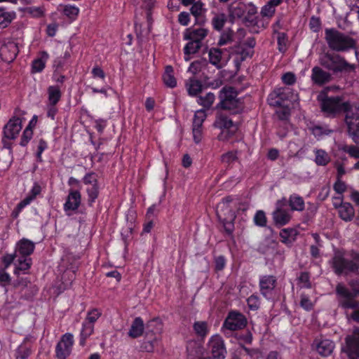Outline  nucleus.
<instances>
[{"mask_svg": "<svg viewBox=\"0 0 359 359\" xmlns=\"http://www.w3.org/2000/svg\"><path fill=\"white\" fill-rule=\"evenodd\" d=\"M316 158L315 162L318 165H325L330 161L328 154L323 149H316L315 151Z\"/></svg>", "mask_w": 359, "mask_h": 359, "instance_id": "nucleus-44", "label": "nucleus"}, {"mask_svg": "<svg viewBox=\"0 0 359 359\" xmlns=\"http://www.w3.org/2000/svg\"><path fill=\"white\" fill-rule=\"evenodd\" d=\"M189 43L184 48V60L189 61V55L196 53L201 47L202 44H199L193 40H189Z\"/></svg>", "mask_w": 359, "mask_h": 359, "instance_id": "nucleus-37", "label": "nucleus"}, {"mask_svg": "<svg viewBox=\"0 0 359 359\" xmlns=\"http://www.w3.org/2000/svg\"><path fill=\"white\" fill-rule=\"evenodd\" d=\"M205 118L206 114L203 109L196 111L194 116L192 127L202 128Z\"/></svg>", "mask_w": 359, "mask_h": 359, "instance_id": "nucleus-49", "label": "nucleus"}, {"mask_svg": "<svg viewBox=\"0 0 359 359\" xmlns=\"http://www.w3.org/2000/svg\"><path fill=\"white\" fill-rule=\"evenodd\" d=\"M15 17V12H8L4 9H0V29L8 27Z\"/></svg>", "mask_w": 359, "mask_h": 359, "instance_id": "nucleus-36", "label": "nucleus"}, {"mask_svg": "<svg viewBox=\"0 0 359 359\" xmlns=\"http://www.w3.org/2000/svg\"><path fill=\"white\" fill-rule=\"evenodd\" d=\"M287 202L291 211L302 212L304 210L305 205L303 198L296 194L290 195Z\"/></svg>", "mask_w": 359, "mask_h": 359, "instance_id": "nucleus-31", "label": "nucleus"}, {"mask_svg": "<svg viewBox=\"0 0 359 359\" xmlns=\"http://www.w3.org/2000/svg\"><path fill=\"white\" fill-rule=\"evenodd\" d=\"M81 203V194L79 190L70 189L64 203V211L67 215L78 210Z\"/></svg>", "mask_w": 359, "mask_h": 359, "instance_id": "nucleus-16", "label": "nucleus"}, {"mask_svg": "<svg viewBox=\"0 0 359 359\" xmlns=\"http://www.w3.org/2000/svg\"><path fill=\"white\" fill-rule=\"evenodd\" d=\"M193 138L195 143L198 144L203 138L202 128L192 127Z\"/></svg>", "mask_w": 359, "mask_h": 359, "instance_id": "nucleus-63", "label": "nucleus"}, {"mask_svg": "<svg viewBox=\"0 0 359 359\" xmlns=\"http://www.w3.org/2000/svg\"><path fill=\"white\" fill-rule=\"evenodd\" d=\"M345 351L350 359H359V329H355L353 335L346 338Z\"/></svg>", "mask_w": 359, "mask_h": 359, "instance_id": "nucleus-17", "label": "nucleus"}, {"mask_svg": "<svg viewBox=\"0 0 359 359\" xmlns=\"http://www.w3.org/2000/svg\"><path fill=\"white\" fill-rule=\"evenodd\" d=\"M186 87L189 95L196 96L202 90L203 86L200 81L195 79H190L186 83Z\"/></svg>", "mask_w": 359, "mask_h": 359, "instance_id": "nucleus-35", "label": "nucleus"}, {"mask_svg": "<svg viewBox=\"0 0 359 359\" xmlns=\"http://www.w3.org/2000/svg\"><path fill=\"white\" fill-rule=\"evenodd\" d=\"M334 208L338 210L339 217L344 221H351L355 215L353 207L349 203H344L338 205L334 204Z\"/></svg>", "mask_w": 359, "mask_h": 359, "instance_id": "nucleus-24", "label": "nucleus"}, {"mask_svg": "<svg viewBox=\"0 0 359 359\" xmlns=\"http://www.w3.org/2000/svg\"><path fill=\"white\" fill-rule=\"evenodd\" d=\"M18 53L17 44L9 41L2 45L0 48V56L6 62H11L15 60Z\"/></svg>", "mask_w": 359, "mask_h": 359, "instance_id": "nucleus-21", "label": "nucleus"}, {"mask_svg": "<svg viewBox=\"0 0 359 359\" xmlns=\"http://www.w3.org/2000/svg\"><path fill=\"white\" fill-rule=\"evenodd\" d=\"M248 305L252 310H256L259 308V298L255 295H251L247 299Z\"/></svg>", "mask_w": 359, "mask_h": 359, "instance_id": "nucleus-62", "label": "nucleus"}, {"mask_svg": "<svg viewBox=\"0 0 359 359\" xmlns=\"http://www.w3.org/2000/svg\"><path fill=\"white\" fill-rule=\"evenodd\" d=\"M82 182L85 185H93L98 184L97 176L94 172L86 173L82 179Z\"/></svg>", "mask_w": 359, "mask_h": 359, "instance_id": "nucleus-53", "label": "nucleus"}, {"mask_svg": "<svg viewBox=\"0 0 359 359\" xmlns=\"http://www.w3.org/2000/svg\"><path fill=\"white\" fill-rule=\"evenodd\" d=\"M86 193L88 194V201L90 205L95 203V200L99 195V184L89 185L86 188Z\"/></svg>", "mask_w": 359, "mask_h": 359, "instance_id": "nucleus-41", "label": "nucleus"}, {"mask_svg": "<svg viewBox=\"0 0 359 359\" xmlns=\"http://www.w3.org/2000/svg\"><path fill=\"white\" fill-rule=\"evenodd\" d=\"M282 81L286 85H292L296 81V77L294 74L287 72L283 75Z\"/></svg>", "mask_w": 359, "mask_h": 359, "instance_id": "nucleus-64", "label": "nucleus"}, {"mask_svg": "<svg viewBox=\"0 0 359 359\" xmlns=\"http://www.w3.org/2000/svg\"><path fill=\"white\" fill-rule=\"evenodd\" d=\"M231 201V197L223 198L217 209V217L222 222L225 231L229 234L233 231V221L236 218L235 212L230 205Z\"/></svg>", "mask_w": 359, "mask_h": 359, "instance_id": "nucleus-5", "label": "nucleus"}, {"mask_svg": "<svg viewBox=\"0 0 359 359\" xmlns=\"http://www.w3.org/2000/svg\"><path fill=\"white\" fill-rule=\"evenodd\" d=\"M48 58L49 55L46 51L39 52L37 57L32 62V72L34 74L41 72L44 69Z\"/></svg>", "mask_w": 359, "mask_h": 359, "instance_id": "nucleus-25", "label": "nucleus"}, {"mask_svg": "<svg viewBox=\"0 0 359 359\" xmlns=\"http://www.w3.org/2000/svg\"><path fill=\"white\" fill-rule=\"evenodd\" d=\"M209 30L203 27L198 28L190 27L186 29L184 33L185 40H193L199 44L208 36Z\"/></svg>", "mask_w": 359, "mask_h": 359, "instance_id": "nucleus-20", "label": "nucleus"}, {"mask_svg": "<svg viewBox=\"0 0 359 359\" xmlns=\"http://www.w3.org/2000/svg\"><path fill=\"white\" fill-rule=\"evenodd\" d=\"M94 331V325H91L90 323H86L83 322L82 327L80 332V339L79 344L81 346H84L86 345V340L90 337V335L93 333Z\"/></svg>", "mask_w": 359, "mask_h": 359, "instance_id": "nucleus-34", "label": "nucleus"}, {"mask_svg": "<svg viewBox=\"0 0 359 359\" xmlns=\"http://www.w3.org/2000/svg\"><path fill=\"white\" fill-rule=\"evenodd\" d=\"M287 200L283 198L276 203V208L272 212V218L276 226H282L287 224L292 219L291 210L286 208Z\"/></svg>", "mask_w": 359, "mask_h": 359, "instance_id": "nucleus-7", "label": "nucleus"}, {"mask_svg": "<svg viewBox=\"0 0 359 359\" xmlns=\"http://www.w3.org/2000/svg\"><path fill=\"white\" fill-rule=\"evenodd\" d=\"M25 11L34 18H39L43 15L45 8L43 6H31L27 8Z\"/></svg>", "mask_w": 359, "mask_h": 359, "instance_id": "nucleus-51", "label": "nucleus"}, {"mask_svg": "<svg viewBox=\"0 0 359 359\" xmlns=\"http://www.w3.org/2000/svg\"><path fill=\"white\" fill-rule=\"evenodd\" d=\"M277 41L279 51L284 53L287 49V39L284 32L277 33Z\"/></svg>", "mask_w": 359, "mask_h": 359, "instance_id": "nucleus-52", "label": "nucleus"}, {"mask_svg": "<svg viewBox=\"0 0 359 359\" xmlns=\"http://www.w3.org/2000/svg\"><path fill=\"white\" fill-rule=\"evenodd\" d=\"M299 304L302 308L306 311H311L314 306V302L311 300L308 294L302 293L300 295Z\"/></svg>", "mask_w": 359, "mask_h": 359, "instance_id": "nucleus-48", "label": "nucleus"}, {"mask_svg": "<svg viewBox=\"0 0 359 359\" xmlns=\"http://www.w3.org/2000/svg\"><path fill=\"white\" fill-rule=\"evenodd\" d=\"M34 200V198L28 194L22 201H21L18 204V205L16 207V210H17L16 215H18L20 212H21L24 208H25L27 205L30 204Z\"/></svg>", "mask_w": 359, "mask_h": 359, "instance_id": "nucleus-60", "label": "nucleus"}, {"mask_svg": "<svg viewBox=\"0 0 359 359\" xmlns=\"http://www.w3.org/2000/svg\"><path fill=\"white\" fill-rule=\"evenodd\" d=\"M208 351L211 355V359H224L226 349L222 337L215 334L210 337L208 342Z\"/></svg>", "mask_w": 359, "mask_h": 359, "instance_id": "nucleus-12", "label": "nucleus"}, {"mask_svg": "<svg viewBox=\"0 0 359 359\" xmlns=\"http://www.w3.org/2000/svg\"><path fill=\"white\" fill-rule=\"evenodd\" d=\"M331 76L329 73L323 71L318 67L312 69L311 79L317 85L321 86L330 80Z\"/></svg>", "mask_w": 359, "mask_h": 359, "instance_id": "nucleus-27", "label": "nucleus"}, {"mask_svg": "<svg viewBox=\"0 0 359 359\" xmlns=\"http://www.w3.org/2000/svg\"><path fill=\"white\" fill-rule=\"evenodd\" d=\"M33 136V131L32 127L27 126L24 130L22 135L21 137L20 144L22 147L26 146L30 141Z\"/></svg>", "mask_w": 359, "mask_h": 359, "instance_id": "nucleus-54", "label": "nucleus"}, {"mask_svg": "<svg viewBox=\"0 0 359 359\" xmlns=\"http://www.w3.org/2000/svg\"><path fill=\"white\" fill-rule=\"evenodd\" d=\"M60 11H62L64 15L69 18L74 19L79 14V9L75 6L65 5L60 6Z\"/></svg>", "mask_w": 359, "mask_h": 359, "instance_id": "nucleus-46", "label": "nucleus"}, {"mask_svg": "<svg viewBox=\"0 0 359 359\" xmlns=\"http://www.w3.org/2000/svg\"><path fill=\"white\" fill-rule=\"evenodd\" d=\"M253 54L254 50L250 49V48H248L243 43L239 45L236 50V56L241 61H243L248 57H251Z\"/></svg>", "mask_w": 359, "mask_h": 359, "instance_id": "nucleus-45", "label": "nucleus"}, {"mask_svg": "<svg viewBox=\"0 0 359 359\" xmlns=\"http://www.w3.org/2000/svg\"><path fill=\"white\" fill-rule=\"evenodd\" d=\"M208 56L210 62L217 68L224 66L229 57V55L226 50L216 48L210 49Z\"/></svg>", "mask_w": 359, "mask_h": 359, "instance_id": "nucleus-19", "label": "nucleus"}, {"mask_svg": "<svg viewBox=\"0 0 359 359\" xmlns=\"http://www.w3.org/2000/svg\"><path fill=\"white\" fill-rule=\"evenodd\" d=\"M246 323V318L243 314L231 311L223 323L222 331L225 335H227L229 334L228 331L241 330L245 327Z\"/></svg>", "mask_w": 359, "mask_h": 359, "instance_id": "nucleus-9", "label": "nucleus"}, {"mask_svg": "<svg viewBox=\"0 0 359 359\" xmlns=\"http://www.w3.org/2000/svg\"><path fill=\"white\" fill-rule=\"evenodd\" d=\"M208 63L205 60L201 59L191 63L188 72L192 74H196L206 67Z\"/></svg>", "mask_w": 359, "mask_h": 359, "instance_id": "nucleus-43", "label": "nucleus"}, {"mask_svg": "<svg viewBox=\"0 0 359 359\" xmlns=\"http://www.w3.org/2000/svg\"><path fill=\"white\" fill-rule=\"evenodd\" d=\"M297 235V231L294 229H283L280 232V241L286 245H290L296 239Z\"/></svg>", "mask_w": 359, "mask_h": 359, "instance_id": "nucleus-32", "label": "nucleus"}, {"mask_svg": "<svg viewBox=\"0 0 359 359\" xmlns=\"http://www.w3.org/2000/svg\"><path fill=\"white\" fill-rule=\"evenodd\" d=\"M359 254L353 252L352 259L344 258V254L340 251H336L331 262L334 271L337 274L354 272L359 269Z\"/></svg>", "mask_w": 359, "mask_h": 359, "instance_id": "nucleus-3", "label": "nucleus"}, {"mask_svg": "<svg viewBox=\"0 0 359 359\" xmlns=\"http://www.w3.org/2000/svg\"><path fill=\"white\" fill-rule=\"evenodd\" d=\"M22 118L13 116L3 128L4 135L6 139L14 140L22 128Z\"/></svg>", "mask_w": 359, "mask_h": 359, "instance_id": "nucleus-14", "label": "nucleus"}, {"mask_svg": "<svg viewBox=\"0 0 359 359\" xmlns=\"http://www.w3.org/2000/svg\"><path fill=\"white\" fill-rule=\"evenodd\" d=\"M226 18L224 14L223 13H219L215 14V16L212 19V25L215 29L216 30H221L225 22H226Z\"/></svg>", "mask_w": 359, "mask_h": 359, "instance_id": "nucleus-47", "label": "nucleus"}, {"mask_svg": "<svg viewBox=\"0 0 359 359\" xmlns=\"http://www.w3.org/2000/svg\"><path fill=\"white\" fill-rule=\"evenodd\" d=\"M141 1L142 2H138V4H140L142 8L147 10V18L148 21H149L151 18L150 11L154 4V0H141Z\"/></svg>", "mask_w": 359, "mask_h": 359, "instance_id": "nucleus-57", "label": "nucleus"}, {"mask_svg": "<svg viewBox=\"0 0 359 359\" xmlns=\"http://www.w3.org/2000/svg\"><path fill=\"white\" fill-rule=\"evenodd\" d=\"M254 222L257 226H265L266 225V217L262 210H258L255 217Z\"/></svg>", "mask_w": 359, "mask_h": 359, "instance_id": "nucleus-55", "label": "nucleus"}, {"mask_svg": "<svg viewBox=\"0 0 359 359\" xmlns=\"http://www.w3.org/2000/svg\"><path fill=\"white\" fill-rule=\"evenodd\" d=\"M339 305L344 309H355L358 303L354 299L355 296L359 295V289L354 290V293L342 285H338L336 288Z\"/></svg>", "mask_w": 359, "mask_h": 359, "instance_id": "nucleus-10", "label": "nucleus"}, {"mask_svg": "<svg viewBox=\"0 0 359 359\" xmlns=\"http://www.w3.org/2000/svg\"><path fill=\"white\" fill-rule=\"evenodd\" d=\"M318 100L320 101V108L327 116L335 117L341 112H345L351 104L349 102H344L339 96L336 97H323L318 96Z\"/></svg>", "mask_w": 359, "mask_h": 359, "instance_id": "nucleus-2", "label": "nucleus"}, {"mask_svg": "<svg viewBox=\"0 0 359 359\" xmlns=\"http://www.w3.org/2000/svg\"><path fill=\"white\" fill-rule=\"evenodd\" d=\"M48 100L50 104H57L62 97L60 88L58 86H50L48 88Z\"/></svg>", "mask_w": 359, "mask_h": 359, "instance_id": "nucleus-33", "label": "nucleus"}, {"mask_svg": "<svg viewBox=\"0 0 359 359\" xmlns=\"http://www.w3.org/2000/svg\"><path fill=\"white\" fill-rule=\"evenodd\" d=\"M215 126L221 129L219 140H226L232 136L237 130V126L233 121L224 115H219L217 117Z\"/></svg>", "mask_w": 359, "mask_h": 359, "instance_id": "nucleus-13", "label": "nucleus"}, {"mask_svg": "<svg viewBox=\"0 0 359 359\" xmlns=\"http://www.w3.org/2000/svg\"><path fill=\"white\" fill-rule=\"evenodd\" d=\"M344 150L348 153L351 157L359 158V147L354 145L346 146Z\"/></svg>", "mask_w": 359, "mask_h": 359, "instance_id": "nucleus-61", "label": "nucleus"}, {"mask_svg": "<svg viewBox=\"0 0 359 359\" xmlns=\"http://www.w3.org/2000/svg\"><path fill=\"white\" fill-rule=\"evenodd\" d=\"M34 342L35 339L33 337H26L15 350V359H27L33 351Z\"/></svg>", "mask_w": 359, "mask_h": 359, "instance_id": "nucleus-18", "label": "nucleus"}, {"mask_svg": "<svg viewBox=\"0 0 359 359\" xmlns=\"http://www.w3.org/2000/svg\"><path fill=\"white\" fill-rule=\"evenodd\" d=\"M101 312L95 309L88 312V315L83 321L86 323H90L91 325H94V323L100 317Z\"/></svg>", "mask_w": 359, "mask_h": 359, "instance_id": "nucleus-50", "label": "nucleus"}, {"mask_svg": "<svg viewBox=\"0 0 359 359\" xmlns=\"http://www.w3.org/2000/svg\"><path fill=\"white\" fill-rule=\"evenodd\" d=\"M317 352L322 356L330 355L334 348V342L330 339H317L314 342Z\"/></svg>", "mask_w": 359, "mask_h": 359, "instance_id": "nucleus-23", "label": "nucleus"}, {"mask_svg": "<svg viewBox=\"0 0 359 359\" xmlns=\"http://www.w3.org/2000/svg\"><path fill=\"white\" fill-rule=\"evenodd\" d=\"M34 248L35 245L32 241L22 238L17 243L15 253L18 257H29L33 253Z\"/></svg>", "mask_w": 359, "mask_h": 359, "instance_id": "nucleus-22", "label": "nucleus"}, {"mask_svg": "<svg viewBox=\"0 0 359 359\" xmlns=\"http://www.w3.org/2000/svg\"><path fill=\"white\" fill-rule=\"evenodd\" d=\"M237 93L232 87H224L220 90V102L218 106L229 110H234L241 107L237 99Z\"/></svg>", "mask_w": 359, "mask_h": 359, "instance_id": "nucleus-8", "label": "nucleus"}, {"mask_svg": "<svg viewBox=\"0 0 359 359\" xmlns=\"http://www.w3.org/2000/svg\"><path fill=\"white\" fill-rule=\"evenodd\" d=\"M193 327L196 334L200 337H205L209 332V327L205 321L195 322Z\"/></svg>", "mask_w": 359, "mask_h": 359, "instance_id": "nucleus-42", "label": "nucleus"}, {"mask_svg": "<svg viewBox=\"0 0 359 359\" xmlns=\"http://www.w3.org/2000/svg\"><path fill=\"white\" fill-rule=\"evenodd\" d=\"M162 79L165 86L170 88H174L177 86V79L175 76L174 69L170 65L165 67V71L162 75Z\"/></svg>", "mask_w": 359, "mask_h": 359, "instance_id": "nucleus-29", "label": "nucleus"}, {"mask_svg": "<svg viewBox=\"0 0 359 359\" xmlns=\"http://www.w3.org/2000/svg\"><path fill=\"white\" fill-rule=\"evenodd\" d=\"M325 38L328 46L338 52L348 51L355 48L356 44L353 39L334 29H327Z\"/></svg>", "mask_w": 359, "mask_h": 359, "instance_id": "nucleus-1", "label": "nucleus"}, {"mask_svg": "<svg viewBox=\"0 0 359 359\" xmlns=\"http://www.w3.org/2000/svg\"><path fill=\"white\" fill-rule=\"evenodd\" d=\"M320 64L334 72H351L355 65L348 62L343 57L335 53H325L320 57Z\"/></svg>", "mask_w": 359, "mask_h": 359, "instance_id": "nucleus-4", "label": "nucleus"}, {"mask_svg": "<svg viewBox=\"0 0 359 359\" xmlns=\"http://www.w3.org/2000/svg\"><path fill=\"white\" fill-rule=\"evenodd\" d=\"M74 344V335L72 333L67 332L62 335L55 346V358L67 359L72 353Z\"/></svg>", "mask_w": 359, "mask_h": 359, "instance_id": "nucleus-11", "label": "nucleus"}, {"mask_svg": "<svg viewBox=\"0 0 359 359\" xmlns=\"http://www.w3.org/2000/svg\"><path fill=\"white\" fill-rule=\"evenodd\" d=\"M276 11V7L269 2L262 7L261 13L264 17H272Z\"/></svg>", "mask_w": 359, "mask_h": 359, "instance_id": "nucleus-58", "label": "nucleus"}, {"mask_svg": "<svg viewBox=\"0 0 359 359\" xmlns=\"http://www.w3.org/2000/svg\"><path fill=\"white\" fill-rule=\"evenodd\" d=\"M245 4L242 3L231 5L229 8V15L232 19L241 18L245 13Z\"/></svg>", "mask_w": 359, "mask_h": 359, "instance_id": "nucleus-39", "label": "nucleus"}, {"mask_svg": "<svg viewBox=\"0 0 359 359\" xmlns=\"http://www.w3.org/2000/svg\"><path fill=\"white\" fill-rule=\"evenodd\" d=\"M215 100V95L212 93H208L204 96H198L197 97V102L206 109H209Z\"/></svg>", "mask_w": 359, "mask_h": 359, "instance_id": "nucleus-40", "label": "nucleus"}, {"mask_svg": "<svg viewBox=\"0 0 359 359\" xmlns=\"http://www.w3.org/2000/svg\"><path fill=\"white\" fill-rule=\"evenodd\" d=\"M284 88H278L275 90L272 93L269 95L268 103L271 106H280L283 100L282 96Z\"/></svg>", "mask_w": 359, "mask_h": 359, "instance_id": "nucleus-38", "label": "nucleus"}, {"mask_svg": "<svg viewBox=\"0 0 359 359\" xmlns=\"http://www.w3.org/2000/svg\"><path fill=\"white\" fill-rule=\"evenodd\" d=\"M277 279L271 275H264L259 277V285L261 294L266 299H271L276 286Z\"/></svg>", "mask_w": 359, "mask_h": 359, "instance_id": "nucleus-15", "label": "nucleus"}, {"mask_svg": "<svg viewBox=\"0 0 359 359\" xmlns=\"http://www.w3.org/2000/svg\"><path fill=\"white\" fill-rule=\"evenodd\" d=\"M344 121L348 128V133L357 144H359V107L351 104L345 111Z\"/></svg>", "mask_w": 359, "mask_h": 359, "instance_id": "nucleus-6", "label": "nucleus"}, {"mask_svg": "<svg viewBox=\"0 0 359 359\" xmlns=\"http://www.w3.org/2000/svg\"><path fill=\"white\" fill-rule=\"evenodd\" d=\"M191 13L195 18L196 23L203 25L205 22V13L206 9L201 1L195 2L190 8Z\"/></svg>", "mask_w": 359, "mask_h": 359, "instance_id": "nucleus-26", "label": "nucleus"}, {"mask_svg": "<svg viewBox=\"0 0 359 359\" xmlns=\"http://www.w3.org/2000/svg\"><path fill=\"white\" fill-rule=\"evenodd\" d=\"M299 280L301 287L309 288L311 287L310 277L308 273L303 272L299 277Z\"/></svg>", "mask_w": 359, "mask_h": 359, "instance_id": "nucleus-59", "label": "nucleus"}, {"mask_svg": "<svg viewBox=\"0 0 359 359\" xmlns=\"http://www.w3.org/2000/svg\"><path fill=\"white\" fill-rule=\"evenodd\" d=\"M237 159V154L235 151H229L222 156V161L228 165L233 163Z\"/></svg>", "mask_w": 359, "mask_h": 359, "instance_id": "nucleus-56", "label": "nucleus"}, {"mask_svg": "<svg viewBox=\"0 0 359 359\" xmlns=\"http://www.w3.org/2000/svg\"><path fill=\"white\" fill-rule=\"evenodd\" d=\"M144 330V325L140 317H137L133 321L130 328L128 331V336L135 339L142 335Z\"/></svg>", "mask_w": 359, "mask_h": 359, "instance_id": "nucleus-28", "label": "nucleus"}, {"mask_svg": "<svg viewBox=\"0 0 359 359\" xmlns=\"http://www.w3.org/2000/svg\"><path fill=\"white\" fill-rule=\"evenodd\" d=\"M32 265V259L30 257H18L15 261V273H26Z\"/></svg>", "mask_w": 359, "mask_h": 359, "instance_id": "nucleus-30", "label": "nucleus"}]
</instances>
